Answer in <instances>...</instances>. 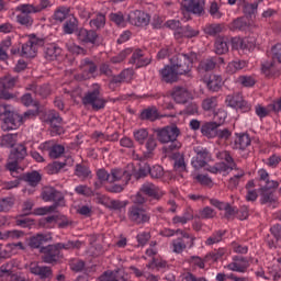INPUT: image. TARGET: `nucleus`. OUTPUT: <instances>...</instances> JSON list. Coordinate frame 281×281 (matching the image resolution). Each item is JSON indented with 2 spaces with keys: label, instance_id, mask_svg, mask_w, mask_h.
I'll use <instances>...</instances> for the list:
<instances>
[{
  "label": "nucleus",
  "instance_id": "9d476101",
  "mask_svg": "<svg viewBox=\"0 0 281 281\" xmlns=\"http://www.w3.org/2000/svg\"><path fill=\"white\" fill-rule=\"evenodd\" d=\"M128 21L131 25L136 27H146L150 23V15L144 11H133L128 14Z\"/></svg>",
  "mask_w": 281,
  "mask_h": 281
},
{
  "label": "nucleus",
  "instance_id": "bf43d9fd",
  "mask_svg": "<svg viewBox=\"0 0 281 281\" xmlns=\"http://www.w3.org/2000/svg\"><path fill=\"white\" fill-rule=\"evenodd\" d=\"M150 175V165L144 164L140 165L138 171L135 173L136 179H144V177H148Z\"/></svg>",
  "mask_w": 281,
  "mask_h": 281
},
{
  "label": "nucleus",
  "instance_id": "e2e57ef3",
  "mask_svg": "<svg viewBox=\"0 0 281 281\" xmlns=\"http://www.w3.org/2000/svg\"><path fill=\"white\" fill-rule=\"evenodd\" d=\"M223 236H225V232L218 231L215 235L206 239L205 245H216V243H221V240H223Z\"/></svg>",
  "mask_w": 281,
  "mask_h": 281
},
{
  "label": "nucleus",
  "instance_id": "c85d7f7f",
  "mask_svg": "<svg viewBox=\"0 0 281 281\" xmlns=\"http://www.w3.org/2000/svg\"><path fill=\"white\" fill-rule=\"evenodd\" d=\"M227 106L232 109H243L245 106V101L243 100V95L240 93L228 94L226 97Z\"/></svg>",
  "mask_w": 281,
  "mask_h": 281
},
{
  "label": "nucleus",
  "instance_id": "de8ad7c7",
  "mask_svg": "<svg viewBox=\"0 0 281 281\" xmlns=\"http://www.w3.org/2000/svg\"><path fill=\"white\" fill-rule=\"evenodd\" d=\"M247 43H249L248 38L233 37L231 40L233 49H247L249 47Z\"/></svg>",
  "mask_w": 281,
  "mask_h": 281
},
{
  "label": "nucleus",
  "instance_id": "6e6d98bb",
  "mask_svg": "<svg viewBox=\"0 0 281 281\" xmlns=\"http://www.w3.org/2000/svg\"><path fill=\"white\" fill-rule=\"evenodd\" d=\"M204 32L210 36H216V34H221V32H223V26L221 24H211L204 29Z\"/></svg>",
  "mask_w": 281,
  "mask_h": 281
},
{
  "label": "nucleus",
  "instance_id": "f8f14e48",
  "mask_svg": "<svg viewBox=\"0 0 281 281\" xmlns=\"http://www.w3.org/2000/svg\"><path fill=\"white\" fill-rule=\"evenodd\" d=\"M100 281H128V274L122 269L108 270L99 277Z\"/></svg>",
  "mask_w": 281,
  "mask_h": 281
},
{
  "label": "nucleus",
  "instance_id": "4468645a",
  "mask_svg": "<svg viewBox=\"0 0 281 281\" xmlns=\"http://www.w3.org/2000/svg\"><path fill=\"white\" fill-rule=\"evenodd\" d=\"M160 75L161 78L164 80V82L167 83H172V82H177V80H179V72L177 71V69L175 68L173 64L167 65L165 66L161 70H160Z\"/></svg>",
  "mask_w": 281,
  "mask_h": 281
},
{
  "label": "nucleus",
  "instance_id": "a18cd8bd",
  "mask_svg": "<svg viewBox=\"0 0 281 281\" xmlns=\"http://www.w3.org/2000/svg\"><path fill=\"white\" fill-rule=\"evenodd\" d=\"M258 12V2L255 3H244V14L246 19H254Z\"/></svg>",
  "mask_w": 281,
  "mask_h": 281
},
{
  "label": "nucleus",
  "instance_id": "412c9836",
  "mask_svg": "<svg viewBox=\"0 0 281 281\" xmlns=\"http://www.w3.org/2000/svg\"><path fill=\"white\" fill-rule=\"evenodd\" d=\"M130 65H136V69H139V67L150 65V58H144L142 49H136L130 59Z\"/></svg>",
  "mask_w": 281,
  "mask_h": 281
},
{
  "label": "nucleus",
  "instance_id": "13d9d810",
  "mask_svg": "<svg viewBox=\"0 0 281 281\" xmlns=\"http://www.w3.org/2000/svg\"><path fill=\"white\" fill-rule=\"evenodd\" d=\"M149 175L151 179H161L164 177V167L159 165H155L154 167H149Z\"/></svg>",
  "mask_w": 281,
  "mask_h": 281
},
{
  "label": "nucleus",
  "instance_id": "cd10ccee",
  "mask_svg": "<svg viewBox=\"0 0 281 281\" xmlns=\"http://www.w3.org/2000/svg\"><path fill=\"white\" fill-rule=\"evenodd\" d=\"M262 205L267 203H276V192L271 190V187L259 189Z\"/></svg>",
  "mask_w": 281,
  "mask_h": 281
},
{
  "label": "nucleus",
  "instance_id": "c9c22d12",
  "mask_svg": "<svg viewBox=\"0 0 281 281\" xmlns=\"http://www.w3.org/2000/svg\"><path fill=\"white\" fill-rule=\"evenodd\" d=\"M16 139H19V134H7L1 137L0 146H5V148H14L16 146Z\"/></svg>",
  "mask_w": 281,
  "mask_h": 281
},
{
  "label": "nucleus",
  "instance_id": "37998d69",
  "mask_svg": "<svg viewBox=\"0 0 281 281\" xmlns=\"http://www.w3.org/2000/svg\"><path fill=\"white\" fill-rule=\"evenodd\" d=\"M245 67H247V61L234 60L227 65L226 71L227 74H236V71H240V69H245Z\"/></svg>",
  "mask_w": 281,
  "mask_h": 281
},
{
  "label": "nucleus",
  "instance_id": "a878e982",
  "mask_svg": "<svg viewBox=\"0 0 281 281\" xmlns=\"http://www.w3.org/2000/svg\"><path fill=\"white\" fill-rule=\"evenodd\" d=\"M139 191L147 196L156 199L157 201L161 199V196L159 195V189L154 183L147 182L143 184Z\"/></svg>",
  "mask_w": 281,
  "mask_h": 281
},
{
  "label": "nucleus",
  "instance_id": "5701e85b",
  "mask_svg": "<svg viewBox=\"0 0 281 281\" xmlns=\"http://www.w3.org/2000/svg\"><path fill=\"white\" fill-rule=\"evenodd\" d=\"M218 128V124L214 122H206L201 126V133L204 135V137L213 139L216 137Z\"/></svg>",
  "mask_w": 281,
  "mask_h": 281
},
{
  "label": "nucleus",
  "instance_id": "bb28decb",
  "mask_svg": "<svg viewBox=\"0 0 281 281\" xmlns=\"http://www.w3.org/2000/svg\"><path fill=\"white\" fill-rule=\"evenodd\" d=\"M199 34V30L187 25L184 27H182V30L180 32H175L173 36L175 38H194L196 37V35Z\"/></svg>",
  "mask_w": 281,
  "mask_h": 281
},
{
  "label": "nucleus",
  "instance_id": "72a5a7b5",
  "mask_svg": "<svg viewBox=\"0 0 281 281\" xmlns=\"http://www.w3.org/2000/svg\"><path fill=\"white\" fill-rule=\"evenodd\" d=\"M235 146L239 150H245V148L251 146V138L249 137V134H239L235 139Z\"/></svg>",
  "mask_w": 281,
  "mask_h": 281
},
{
  "label": "nucleus",
  "instance_id": "f704fd0d",
  "mask_svg": "<svg viewBox=\"0 0 281 281\" xmlns=\"http://www.w3.org/2000/svg\"><path fill=\"white\" fill-rule=\"evenodd\" d=\"M140 120L155 122V120H159V111L155 106L147 108L140 113Z\"/></svg>",
  "mask_w": 281,
  "mask_h": 281
},
{
  "label": "nucleus",
  "instance_id": "9b49d317",
  "mask_svg": "<svg viewBox=\"0 0 281 281\" xmlns=\"http://www.w3.org/2000/svg\"><path fill=\"white\" fill-rule=\"evenodd\" d=\"M38 43L41 41L36 38V35H31L30 41L22 45V56L24 58H34L36 57V52L38 49Z\"/></svg>",
  "mask_w": 281,
  "mask_h": 281
},
{
  "label": "nucleus",
  "instance_id": "393cba45",
  "mask_svg": "<svg viewBox=\"0 0 281 281\" xmlns=\"http://www.w3.org/2000/svg\"><path fill=\"white\" fill-rule=\"evenodd\" d=\"M125 179L126 183L131 181V172L122 169H112L110 175V183H115V181H122Z\"/></svg>",
  "mask_w": 281,
  "mask_h": 281
},
{
  "label": "nucleus",
  "instance_id": "f257e3e1",
  "mask_svg": "<svg viewBox=\"0 0 281 281\" xmlns=\"http://www.w3.org/2000/svg\"><path fill=\"white\" fill-rule=\"evenodd\" d=\"M25 157H27V148L25 145L20 144L14 147L9 155V162L7 164V168L10 172H16L19 170V164H21Z\"/></svg>",
  "mask_w": 281,
  "mask_h": 281
},
{
  "label": "nucleus",
  "instance_id": "6ab92c4d",
  "mask_svg": "<svg viewBox=\"0 0 281 281\" xmlns=\"http://www.w3.org/2000/svg\"><path fill=\"white\" fill-rule=\"evenodd\" d=\"M172 98L178 104H186L190 98V92H188V89L178 86L173 88Z\"/></svg>",
  "mask_w": 281,
  "mask_h": 281
},
{
  "label": "nucleus",
  "instance_id": "680f3d73",
  "mask_svg": "<svg viewBox=\"0 0 281 281\" xmlns=\"http://www.w3.org/2000/svg\"><path fill=\"white\" fill-rule=\"evenodd\" d=\"M15 225H18L19 227H32V225H34V220L30 218V217H15Z\"/></svg>",
  "mask_w": 281,
  "mask_h": 281
},
{
  "label": "nucleus",
  "instance_id": "dca6fc26",
  "mask_svg": "<svg viewBox=\"0 0 281 281\" xmlns=\"http://www.w3.org/2000/svg\"><path fill=\"white\" fill-rule=\"evenodd\" d=\"M26 91H33L35 95H40L41 98L45 99L52 94V87H49L47 83L38 86L36 82H32L26 87Z\"/></svg>",
  "mask_w": 281,
  "mask_h": 281
},
{
  "label": "nucleus",
  "instance_id": "0eeeda50",
  "mask_svg": "<svg viewBox=\"0 0 281 281\" xmlns=\"http://www.w3.org/2000/svg\"><path fill=\"white\" fill-rule=\"evenodd\" d=\"M182 14L191 13L198 16L205 14V0H183L181 2Z\"/></svg>",
  "mask_w": 281,
  "mask_h": 281
},
{
  "label": "nucleus",
  "instance_id": "4d7b16f0",
  "mask_svg": "<svg viewBox=\"0 0 281 281\" xmlns=\"http://www.w3.org/2000/svg\"><path fill=\"white\" fill-rule=\"evenodd\" d=\"M57 247L60 249H80L82 247V241L76 240V241H68L66 244L58 243Z\"/></svg>",
  "mask_w": 281,
  "mask_h": 281
},
{
  "label": "nucleus",
  "instance_id": "c03bdc74",
  "mask_svg": "<svg viewBox=\"0 0 281 281\" xmlns=\"http://www.w3.org/2000/svg\"><path fill=\"white\" fill-rule=\"evenodd\" d=\"M232 30L245 31L249 27V21H247L246 16H240L234 20L231 24Z\"/></svg>",
  "mask_w": 281,
  "mask_h": 281
},
{
  "label": "nucleus",
  "instance_id": "1a4fd4ad",
  "mask_svg": "<svg viewBox=\"0 0 281 281\" xmlns=\"http://www.w3.org/2000/svg\"><path fill=\"white\" fill-rule=\"evenodd\" d=\"M29 269L33 276H38L40 280H52V278H54L52 267L40 266L38 262H32Z\"/></svg>",
  "mask_w": 281,
  "mask_h": 281
},
{
  "label": "nucleus",
  "instance_id": "ddd939ff",
  "mask_svg": "<svg viewBox=\"0 0 281 281\" xmlns=\"http://www.w3.org/2000/svg\"><path fill=\"white\" fill-rule=\"evenodd\" d=\"M42 199L43 201H65V195L63 192L54 189L53 187H44L42 189Z\"/></svg>",
  "mask_w": 281,
  "mask_h": 281
},
{
  "label": "nucleus",
  "instance_id": "6e6552de",
  "mask_svg": "<svg viewBox=\"0 0 281 281\" xmlns=\"http://www.w3.org/2000/svg\"><path fill=\"white\" fill-rule=\"evenodd\" d=\"M2 131H14L23 124V116L10 110L7 112L5 117L2 119Z\"/></svg>",
  "mask_w": 281,
  "mask_h": 281
},
{
  "label": "nucleus",
  "instance_id": "338daca9",
  "mask_svg": "<svg viewBox=\"0 0 281 281\" xmlns=\"http://www.w3.org/2000/svg\"><path fill=\"white\" fill-rule=\"evenodd\" d=\"M238 82L243 87H254V85H256V79L249 76H240Z\"/></svg>",
  "mask_w": 281,
  "mask_h": 281
},
{
  "label": "nucleus",
  "instance_id": "79ce46f5",
  "mask_svg": "<svg viewBox=\"0 0 281 281\" xmlns=\"http://www.w3.org/2000/svg\"><path fill=\"white\" fill-rule=\"evenodd\" d=\"M173 159H175V164H173L175 170H179V172H186L187 170L186 158L183 154H180V153L173 154Z\"/></svg>",
  "mask_w": 281,
  "mask_h": 281
},
{
  "label": "nucleus",
  "instance_id": "7c9ffc66",
  "mask_svg": "<svg viewBox=\"0 0 281 281\" xmlns=\"http://www.w3.org/2000/svg\"><path fill=\"white\" fill-rule=\"evenodd\" d=\"M47 240H49L47 235L37 234L36 236L30 238L29 247H31V249H41V247H43Z\"/></svg>",
  "mask_w": 281,
  "mask_h": 281
},
{
  "label": "nucleus",
  "instance_id": "473e14b6",
  "mask_svg": "<svg viewBox=\"0 0 281 281\" xmlns=\"http://www.w3.org/2000/svg\"><path fill=\"white\" fill-rule=\"evenodd\" d=\"M49 5V0H41L40 5L35 7L33 4H22L21 10L24 12H33L36 14V12H42V10H45Z\"/></svg>",
  "mask_w": 281,
  "mask_h": 281
},
{
  "label": "nucleus",
  "instance_id": "aec40b11",
  "mask_svg": "<svg viewBox=\"0 0 281 281\" xmlns=\"http://www.w3.org/2000/svg\"><path fill=\"white\" fill-rule=\"evenodd\" d=\"M50 123V135H63L65 133V130L60 124H63V117L58 114H53L49 120Z\"/></svg>",
  "mask_w": 281,
  "mask_h": 281
},
{
  "label": "nucleus",
  "instance_id": "f3484780",
  "mask_svg": "<svg viewBox=\"0 0 281 281\" xmlns=\"http://www.w3.org/2000/svg\"><path fill=\"white\" fill-rule=\"evenodd\" d=\"M276 60L281 63V44H277L272 47V60L270 63H266L261 67V71L266 75L269 76V70L271 67H273Z\"/></svg>",
  "mask_w": 281,
  "mask_h": 281
},
{
  "label": "nucleus",
  "instance_id": "e433bc0d",
  "mask_svg": "<svg viewBox=\"0 0 281 281\" xmlns=\"http://www.w3.org/2000/svg\"><path fill=\"white\" fill-rule=\"evenodd\" d=\"M19 82V77H12L11 75H5L0 78V85L2 89H14Z\"/></svg>",
  "mask_w": 281,
  "mask_h": 281
},
{
  "label": "nucleus",
  "instance_id": "b1692460",
  "mask_svg": "<svg viewBox=\"0 0 281 281\" xmlns=\"http://www.w3.org/2000/svg\"><path fill=\"white\" fill-rule=\"evenodd\" d=\"M20 179H22V181H26L29 186H32V188H36L38 183H41V180L43 179V177L38 171H31V172L21 175Z\"/></svg>",
  "mask_w": 281,
  "mask_h": 281
},
{
  "label": "nucleus",
  "instance_id": "58836bf2",
  "mask_svg": "<svg viewBox=\"0 0 281 281\" xmlns=\"http://www.w3.org/2000/svg\"><path fill=\"white\" fill-rule=\"evenodd\" d=\"M132 75H133V70L125 69L120 75L114 76L110 81V89H113L114 85H122V82H124L126 78H128V76H132Z\"/></svg>",
  "mask_w": 281,
  "mask_h": 281
},
{
  "label": "nucleus",
  "instance_id": "2eb2a0df",
  "mask_svg": "<svg viewBox=\"0 0 281 281\" xmlns=\"http://www.w3.org/2000/svg\"><path fill=\"white\" fill-rule=\"evenodd\" d=\"M78 41L81 43H91L92 45H100L98 43V33L93 30L81 29L78 32Z\"/></svg>",
  "mask_w": 281,
  "mask_h": 281
},
{
  "label": "nucleus",
  "instance_id": "864d4df0",
  "mask_svg": "<svg viewBox=\"0 0 281 281\" xmlns=\"http://www.w3.org/2000/svg\"><path fill=\"white\" fill-rule=\"evenodd\" d=\"M227 117V113L224 110H218L214 113L213 116V124H217L218 127L223 126L225 124V120Z\"/></svg>",
  "mask_w": 281,
  "mask_h": 281
},
{
  "label": "nucleus",
  "instance_id": "3c124183",
  "mask_svg": "<svg viewBox=\"0 0 281 281\" xmlns=\"http://www.w3.org/2000/svg\"><path fill=\"white\" fill-rule=\"evenodd\" d=\"M71 15H69L68 9L60 8L55 11L54 20L59 21V23H63V21H67Z\"/></svg>",
  "mask_w": 281,
  "mask_h": 281
},
{
  "label": "nucleus",
  "instance_id": "20e7f679",
  "mask_svg": "<svg viewBox=\"0 0 281 281\" xmlns=\"http://www.w3.org/2000/svg\"><path fill=\"white\" fill-rule=\"evenodd\" d=\"M128 218L136 225L150 223V214L144 206L132 205L128 210Z\"/></svg>",
  "mask_w": 281,
  "mask_h": 281
},
{
  "label": "nucleus",
  "instance_id": "a19ab883",
  "mask_svg": "<svg viewBox=\"0 0 281 281\" xmlns=\"http://www.w3.org/2000/svg\"><path fill=\"white\" fill-rule=\"evenodd\" d=\"M76 30H78V20L70 15L64 23V32L66 34H74Z\"/></svg>",
  "mask_w": 281,
  "mask_h": 281
},
{
  "label": "nucleus",
  "instance_id": "69168bd1",
  "mask_svg": "<svg viewBox=\"0 0 281 281\" xmlns=\"http://www.w3.org/2000/svg\"><path fill=\"white\" fill-rule=\"evenodd\" d=\"M63 153H65V147L61 145H55L52 147V149L49 151V157L52 159H58V157H60V155H63Z\"/></svg>",
  "mask_w": 281,
  "mask_h": 281
},
{
  "label": "nucleus",
  "instance_id": "39448f33",
  "mask_svg": "<svg viewBox=\"0 0 281 281\" xmlns=\"http://www.w3.org/2000/svg\"><path fill=\"white\" fill-rule=\"evenodd\" d=\"M171 65H173L180 76H183L192 71L194 60L188 55H178L176 58L171 59Z\"/></svg>",
  "mask_w": 281,
  "mask_h": 281
},
{
  "label": "nucleus",
  "instance_id": "5fc2aeb1",
  "mask_svg": "<svg viewBox=\"0 0 281 281\" xmlns=\"http://www.w3.org/2000/svg\"><path fill=\"white\" fill-rule=\"evenodd\" d=\"M217 100L216 97L204 99L202 102V109L204 111H214L216 109Z\"/></svg>",
  "mask_w": 281,
  "mask_h": 281
},
{
  "label": "nucleus",
  "instance_id": "8fccbe9b",
  "mask_svg": "<svg viewBox=\"0 0 281 281\" xmlns=\"http://www.w3.org/2000/svg\"><path fill=\"white\" fill-rule=\"evenodd\" d=\"M147 151L144 153V159H150L153 157V150L157 148V140L155 138L149 137L146 142Z\"/></svg>",
  "mask_w": 281,
  "mask_h": 281
},
{
  "label": "nucleus",
  "instance_id": "774afa93",
  "mask_svg": "<svg viewBox=\"0 0 281 281\" xmlns=\"http://www.w3.org/2000/svg\"><path fill=\"white\" fill-rule=\"evenodd\" d=\"M134 137H135L136 142L144 144V142H146V139L148 138V131L138 130L137 132L134 133Z\"/></svg>",
  "mask_w": 281,
  "mask_h": 281
},
{
  "label": "nucleus",
  "instance_id": "f03ea898",
  "mask_svg": "<svg viewBox=\"0 0 281 281\" xmlns=\"http://www.w3.org/2000/svg\"><path fill=\"white\" fill-rule=\"evenodd\" d=\"M81 102L85 106H92L93 111H100L106 104V100L100 95V89L98 88L88 91L81 99Z\"/></svg>",
  "mask_w": 281,
  "mask_h": 281
},
{
  "label": "nucleus",
  "instance_id": "a211bd4d",
  "mask_svg": "<svg viewBox=\"0 0 281 281\" xmlns=\"http://www.w3.org/2000/svg\"><path fill=\"white\" fill-rule=\"evenodd\" d=\"M195 158L192 159L191 164L195 170H199L201 168H205L207 166V162L205 159H207V149H195Z\"/></svg>",
  "mask_w": 281,
  "mask_h": 281
},
{
  "label": "nucleus",
  "instance_id": "4c0bfd02",
  "mask_svg": "<svg viewBox=\"0 0 281 281\" xmlns=\"http://www.w3.org/2000/svg\"><path fill=\"white\" fill-rule=\"evenodd\" d=\"M229 52V46L227 45V40L225 37H217L215 41V54L220 56L227 54Z\"/></svg>",
  "mask_w": 281,
  "mask_h": 281
},
{
  "label": "nucleus",
  "instance_id": "603ef678",
  "mask_svg": "<svg viewBox=\"0 0 281 281\" xmlns=\"http://www.w3.org/2000/svg\"><path fill=\"white\" fill-rule=\"evenodd\" d=\"M227 268L231 271H237L238 273H245L247 271V269H249V262H245V263H238V262H232L227 266Z\"/></svg>",
  "mask_w": 281,
  "mask_h": 281
},
{
  "label": "nucleus",
  "instance_id": "0e129e2a",
  "mask_svg": "<svg viewBox=\"0 0 281 281\" xmlns=\"http://www.w3.org/2000/svg\"><path fill=\"white\" fill-rule=\"evenodd\" d=\"M105 23H106V18L102 13H99L95 19L90 21V25H93L94 27H98V29L104 27Z\"/></svg>",
  "mask_w": 281,
  "mask_h": 281
},
{
  "label": "nucleus",
  "instance_id": "052dcab7",
  "mask_svg": "<svg viewBox=\"0 0 281 281\" xmlns=\"http://www.w3.org/2000/svg\"><path fill=\"white\" fill-rule=\"evenodd\" d=\"M133 50L131 48L124 49L117 56L111 58V63L116 65L117 63H123L126 59V56L131 55Z\"/></svg>",
  "mask_w": 281,
  "mask_h": 281
},
{
  "label": "nucleus",
  "instance_id": "423d86ee",
  "mask_svg": "<svg viewBox=\"0 0 281 281\" xmlns=\"http://www.w3.org/2000/svg\"><path fill=\"white\" fill-rule=\"evenodd\" d=\"M156 135L160 144H170V142L177 139V137L181 135V131L179 127H177V125H170L156 130Z\"/></svg>",
  "mask_w": 281,
  "mask_h": 281
},
{
  "label": "nucleus",
  "instance_id": "09e8293b",
  "mask_svg": "<svg viewBox=\"0 0 281 281\" xmlns=\"http://www.w3.org/2000/svg\"><path fill=\"white\" fill-rule=\"evenodd\" d=\"M173 252L183 254V250L188 247V241L184 238H177L172 241Z\"/></svg>",
  "mask_w": 281,
  "mask_h": 281
},
{
  "label": "nucleus",
  "instance_id": "4be33fe9",
  "mask_svg": "<svg viewBox=\"0 0 281 281\" xmlns=\"http://www.w3.org/2000/svg\"><path fill=\"white\" fill-rule=\"evenodd\" d=\"M21 8H23V4L16 7L15 9L16 12H21V14L16 16L18 23H20V25H24L25 27H32L34 20L32 19V16H30V14H32L33 12H25Z\"/></svg>",
  "mask_w": 281,
  "mask_h": 281
},
{
  "label": "nucleus",
  "instance_id": "49530a36",
  "mask_svg": "<svg viewBox=\"0 0 281 281\" xmlns=\"http://www.w3.org/2000/svg\"><path fill=\"white\" fill-rule=\"evenodd\" d=\"M14 270H12V266L10 263H3L0 267V278L2 280H12V276H14Z\"/></svg>",
  "mask_w": 281,
  "mask_h": 281
},
{
  "label": "nucleus",
  "instance_id": "ea45409f",
  "mask_svg": "<svg viewBox=\"0 0 281 281\" xmlns=\"http://www.w3.org/2000/svg\"><path fill=\"white\" fill-rule=\"evenodd\" d=\"M216 68V61L214 59H204L200 61L198 66V71L200 74H205L207 71H213Z\"/></svg>",
  "mask_w": 281,
  "mask_h": 281
},
{
  "label": "nucleus",
  "instance_id": "c756f323",
  "mask_svg": "<svg viewBox=\"0 0 281 281\" xmlns=\"http://www.w3.org/2000/svg\"><path fill=\"white\" fill-rule=\"evenodd\" d=\"M204 82L210 91H220L223 79L221 76L210 75L209 78H204Z\"/></svg>",
  "mask_w": 281,
  "mask_h": 281
},
{
  "label": "nucleus",
  "instance_id": "2f4dec72",
  "mask_svg": "<svg viewBox=\"0 0 281 281\" xmlns=\"http://www.w3.org/2000/svg\"><path fill=\"white\" fill-rule=\"evenodd\" d=\"M60 54H63V49L54 44L47 46L44 52L46 60H58V56H60Z\"/></svg>",
  "mask_w": 281,
  "mask_h": 281
},
{
  "label": "nucleus",
  "instance_id": "7ed1b4c3",
  "mask_svg": "<svg viewBox=\"0 0 281 281\" xmlns=\"http://www.w3.org/2000/svg\"><path fill=\"white\" fill-rule=\"evenodd\" d=\"M42 260L46 265H56L60 260V248L58 244L41 247Z\"/></svg>",
  "mask_w": 281,
  "mask_h": 281
}]
</instances>
